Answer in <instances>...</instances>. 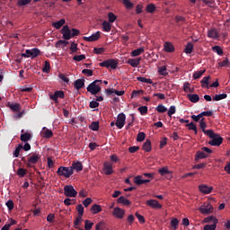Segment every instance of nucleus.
I'll use <instances>...</instances> for the list:
<instances>
[{"instance_id": "f257e3e1", "label": "nucleus", "mask_w": 230, "mask_h": 230, "mask_svg": "<svg viewBox=\"0 0 230 230\" xmlns=\"http://www.w3.org/2000/svg\"><path fill=\"white\" fill-rule=\"evenodd\" d=\"M61 34L65 40H70L73 37H78L80 35V31L78 29H69V26L65 25L61 30Z\"/></svg>"}, {"instance_id": "f03ea898", "label": "nucleus", "mask_w": 230, "mask_h": 230, "mask_svg": "<svg viewBox=\"0 0 230 230\" xmlns=\"http://www.w3.org/2000/svg\"><path fill=\"white\" fill-rule=\"evenodd\" d=\"M207 136L210 137V141L208 142V145L211 146H220L222 143H224V138L220 137V135L215 133V131H207Z\"/></svg>"}, {"instance_id": "7ed1b4c3", "label": "nucleus", "mask_w": 230, "mask_h": 230, "mask_svg": "<svg viewBox=\"0 0 230 230\" xmlns=\"http://www.w3.org/2000/svg\"><path fill=\"white\" fill-rule=\"evenodd\" d=\"M88 93L93 95L98 94L102 91V80H95L87 86Z\"/></svg>"}, {"instance_id": "20e7f679", "label": "nucleus", "mask_w": 230, "mask_h": 230, "mask_svg": "<svg viewBox=\"0 0 230 230\" xmlns=\"http://www.w3.org/2000/svg\"><path fill=\"white\" fill-rule=\"evenodd\" d=\"M57 173L60 177H66V179H69V177H71V175H73L74 172L71 167L60 166L58 169Z\"/></svg>"}, {"instance_id": "39448f33", "label": "nucleus", "mask_w": 230, "mask_h": 230, "mask_svg": "<svg viewBox=\"0 0 230 230\" xmlns=\"http://www.w3.org/2000/svg\"><path fill=\"white\" fill-rule=\"evenodd\" d=\"M100 67H107V69H116L118 67V60L110 58L99 63Z\"/></svg>"}, {"instance_id": "423d86ee", "label": "nucleus", "mask_w": 230, "mask_h": 230, "mask_svg": "<svg viewBox=\"0 0 230 230\" xmlns=\"http://www.w3.org/2000/svg\"><path fill=\"white\" fill-rule=\"evenodd\" d=\"M64 195L66 197L73 198L76 197L78 195V191L75 190V187L73 185H66L64 187Z\"/></svg>"}, {"instance_id": "0eeeda50", "label": "nucleus", "mask_w": 230, "mask_h": 230, "mask_svg": "<svg viewBox=\"0 0 230 230\" xmlns=\"http://www.w3.org/2000/svg\"><path fill=\"white\" fill-rule=\"evenodd\" d=\"M40 160V155L34 153L27 158V168H33V164H37Z\"/></svg>"}, {"instance_id": "6e6552de", "label": "nucleus", "mask_w": 230, "mask_h": 230, "mask_svg": "<svg viewBox=\"0 0 230 230\" xmlns=\"http://www.w3.org/2000/svg\"><path fill=\"white\" fill-rule=\"evenodd\" d=\"M126 120H127V116L125 115V113H119L117 116V121L115 123L116 127L118 128H122L123 127H125Z\"/></svg>"}, {"instance_id": "1a4fd4ad", "label": "nucleus", "mask_w": 230, "mask_h": 230, "mask_svg": "<svg viewBox=\"0 0 230 230\" xmlns=\"http://www.w3.org/2000/svg\"><path fill=\"white\" fill-rule=\"evenodd\" d=\"M49 98L55 102V103H58V98L64 100V98H66V94L64 93V91H56L54 94L49 95Z\"/></svg>"}, {"instance_id": "9d476101", "label": "nucleus", "mask_w": 230, "mask_h": 230, "mask_svg": "<svg viewBox=\"0 0 230 230\" xmlns=\"http://www.w3.org/2000/svg\"><path fill=\"white\" fill-rule=\"evenodd\" d=\"M146 206H149V208H152L153 209H161L163 208V205H161L160 202L155 199L147 200Z\"/></svg>"}, {"instance_id": "9b49d317", "label": "nucleus", "mask_w": 230, "mask_h": 230, "mask_svg": "<svg viewBox=\"0 0 230 230\" xmlns=\"http://www.w3.org/2000/svg\"><path fill=\"white\" fill-rule=\"evenodd\" d=\"M199 211L202 215H209L213 213V206H211V204L203 205L199 208Z\"/></svg>"}, {"instance_id": "f8f14e48", "label": "nucleus", "mask_w": 230, "mask_h": 230, "mask_svg": "<svg viewBox=\"0 0 230 230\" xmlns=\"http://www.w3.org/2000/svg\"><path fill=\"white\" fill-rule=\"evenodd\" d=\"M199 190L204 195H209L213 191V187H209L207 184L199 185Z\"/></svg>"}, {"instance_id": "ddd939ff", "label": "nucleus", "mask_w": 230, "mask_h": 230, "mask_svg": "<svg viewBox=\"0 0 230 230\" xmlns=\"http://www.w3.org/2000/svg\"><path fill=\"white\" fill-rule=\"evenodd\" d=\"M150 182V180L146 179V180H144L143 179V175H137L134 178V183L137 185V186H141L142 184H146Z\"/></svg>"}, {"instance_id": "4468645a", "label": "nucleus", "mask_w": 230, "mask_h": 230, "mask_svg": "<svg viewBox=\"0 0 230 230\" xmlns=\"http://www.w3.org/2000/svg\"><path fill=\"white\" fill-rule=\"evenodd\" d=\"M101 32L97 31L93 34H92L90 37H83L84 40H86V42H96L98 39H100Z\"/></svg>"}, {"instance_id": "2eb2a0df", "label": "nucleus", "mask_w": 230, "mask_h": 230, "mask_svg": "<svg viewBox=\"0 0 230 230\" xmlns=\"http://www.w3.org/2000/svg\"><path fill=\"white\" fill-rule=\"evenodd\" d=\"M113 217H116V218H123V217H125V209L116 207L113 209Z\"/></svg>"}, {"instance_id": "dca6fc26", "label": "nucleus", "mask_w": 230, "mask_h": 230, "mask_svg": "<svg viewBox=\"0 0 230 230\" xmlns=\"http://www.w3.org/2000/svg\"><path fill=\"white\" fill-rule=\"evenodd\" d=\"M104 173L105 175H112L113 173V170H112V164H111L110 162H105L104 164Z\"/></svg>"}, {"instance_id": "f3484780", "label": "nucleus", "mask_w": 230, "mask_h": 230, "mask_svg": "<svg viewBox=\"0 0 230 230\" xmlns=\"http://www.w3.org/2000/svg\"><path fill=\"white\" fill-rule=\"evenodd\" d=\"M26 53L27 55H29V58L31 57V58H36V57H39V55H40V50L37 48H34L32 49H27Z\"/></svg>"}, {"instance_id": "a211bd4d", "label": "nucleus", "mask_w": 230, "mask_h": 230, "mask_svg": "<svg viewBox=\"0 0 230 230\" xmlns=\"http://www.w3.org/2000/svg\"><path fill=\"white\" fill-rule=\"evenodd\" d=\"M74 87L77 90L80 91V89H84L85 87V79H77L74 83Z\"/></svg>"}, {"instance_id": "6ab92c4d", "label": "nucleus", "mask_w": 230, "mask_h": 230, "mask_svg": "<svg viewBox=\"0 0 230 230\" xmlns=\"http://www.w3.org/2000/svg\"><path fill=\"white\" fill-rule=\"evenodd\" d=\"M70 168L74 172H75H75H82V170H84V165L82 164V162H74L70 166Z\"/></svg>"}, {"instance_id": "aec40b11", "label": "nucleus", "mask_w": 230, "mask_h": 230, "mask_svg": "<svg viewBox=\"0 0 230 230\" xmlns=\"http://www.w3.org/2000/svg\"><path fill=\"white\" fill-rule=\"evenodd\" d=\"M164 49L166 51V53H173L175 51V47H173V44L170 41H165L164 44Z\"/></svg>"}, {"instance_id": "412c9836", "label": "nucleus", "mask_w": 230, "mask_h": 230, "mask_svg": "<svg viewBox=\"0 0 230 230\" xmlns=\"http://www.w3.org/2000/svg\"><path fill=\"white\" fill-rule=\"evenodd\" d=\"M204 119H205L204 118H202L200 119L199 127H200L202 132L205 133L206 136H208V132H213V129H206V128H208V124L206 123V121Z\"/></svg>"}, {"instance_id": "4be33fe9", "label": "nucleus", "mask_w": 230, "mask_h": 230, "mask_svg": "<svg viewBox=\"0 0 230 230\" xmlns=\"http://www.w3.org/2000/svg\"><path fill=\"white\" fill-rule=\"evenodd\" d=\"M141 58H129L128 60V64L129 66H131V67H137V66H139V64H141Z\"/></svg>"}, {"instance_id": "5701e85b", "label": "nucleus", "mask_w": 230, "mask_h": 230, "mask_svg": "<svg viewBox=\"0 0 230 230\" xmlns=\"http://www.w3.org/2000/svg\"><path fill=\"white\" fill-rule=\"evenodd\" d=\"M203 222L205 224H215L217 226L218 224V219L215 216H208L203 220Z\"/></svg>"}, {"instance_id": "b1692460", "label": "nucleus", "mask_w": 230, "mask_h": 230, "mask_svg": "<svg viewBox=\"0 0 230 230\" xmlns=\"http://www.w3.org/2000/svg\"><path fill=\"white\" fill-rule=\"evenodd\" d=\"M41 135L45 139H49L53 137V131L51 129H49L47 128H43V131L41 132Z\"/></svg>"}, {"instance_id": "393cba45", "label": "nucleus", "mask_w": 230, "mask_h": 230, "mask_svg": "<svg viewBox=\"0 0 230 230\" xmlns=\"http://www.w3.org/2000/svg\"><path fill=\"white\" fill-rule=\"evenodd\" d=\"M187 97L190 102H191V103H198V102L200 101V97L199 96V94L196 93H189L187 94Z\"/></svg>"}, {"instance_id": "a878e982", "label": "nucleus", "mask_w": 230, "mask_h": 230, "mask_svg": "<svg viewBox=\"0 0 230 230\" xmlns=\"http://www.w3.org/2000/svg\"><path fill=\"white\" fill-rule=\"evenodd\" d=\"M208 37H209V39H218L220 35L218 34V31L214 28L208 31Z\"/></svg>"}, {"instance_id": "bb28decb", "label": "nucleus", "mask_w": 230, "mask_h": 230, "mask_svg": "<svg viewBox=\"0 0 230 230\" xmlns=\"http://www.w3.org/2000/svg\"><path fill=\"white\" fill-rule=\"evenodd\" d=\"M142 148L145 152H152V141H150V139H146L143 144Z\"/></svg>"}, {"instance_id": "cd10ccee", "label": "nucleus", "mask_w": 230, "mask_h": 230, "mask_svg": "<svg viewBox=\"0 0 230 230\" xmlns=\"http://www.w3.org/2000/svg\"><path fill=\"white\" fill-rule=\"evenodd\" d=\"M68 40H66V39H64V40H58L57 41V43H56V48H58V49H64V48H66V46H67V44H69V41H67Z\"/></svg>"}, {"instance_id": "c85d7f7f", "label": "nucleus", "mask_w": 230, "mask_h": 230, "mask_svg": "<svg viewBox=\"0 0 230 230\" xmlns=\"http://www.w3.org/2000/svg\"><path fill=\"white\" fill-rule=\"evenodd\" d=\"M20 139L23 143H28V141H31V134H30L28 132L22 133L20 137Z\"/></svg>"}, {"instance_id": "c756f323", "label": "nucleus", "mask_w": 230, "mask_h": 230, "mask_svg": "<svg viewBox=\"0 0 230 230\" xmlns=\"http://www.w3.org/2000/svg\"><path fill=\"white\" fill-rule=\"evenodd\" d=\"M118 204H123V206H130L131 202L124 196L119 197L117 199Z\"/></svg>"}, {"instance_id": "7c9ffc66", "label": "nucleus", "mask_w": 230, "mask_h": 230, "mask_svg": "<svg viewBox=\"0 0 230 230\" xmlns=\"http://www.w3.org/2000/svg\"><path fill=\"white\" fill-rule=\"evenodd\" d=\"M142 53H145V47H140L131 51V57H139Z\"/></svg>"}, {"instance_id": "2f4dec72", "label": "nucleus", "mask_w": 230, "mask_h": 230, "mask_svg": "<svg viewBox=\"0 0 230 230\" xmlns=\"http://www.w3.org/2000/svg\"><path fill=\"white\" fill-rule=\"evenodd\" d=\"M208 158V154L204 151H198L195 155V161H199V159H206Z\"/></svg>"}, {"instance_id": "473e14b6", "label": "nucleus", "mask_w": 230, "mask_h": 230, "mask_svg": "<svg viewBox=\"0 0 230 230\" xmlns=\"http://www.w3.org/2000/svg\"><path fill=\"white\" fill-rule=\"evenodd\" d=\"M66 24V19H61L58 22L52 23V26L56 28V30H60Z\"/></svg>"}, {"instance_id": "72a5a7b5", "label": "nucleus", "mask_w": 230, "mask_h": 230, "mask_svg": "<svg viewBox=\"0 0 230 230\" xmlns=\"http://www.w3.org/2000/svg\"><path fill=\"white\" fill-rule=\"evenodd\" d=\"M91 211L93 215H98V213H102V206L98 205V204H94L92 208H91Z\"/></svg>"}, {"instance_id": "f704fd0d", "label": "nucleus", "mask_w": 230, "mask_h": 230, "mask_svg": "<svg viewBox=\"0 0 230 230\" xmlns=\"http://www.w3.org/2000/svg\"><path fill=\"white\" fill-rule=\"evenodd\" d=\"M89 128L91 130H93L94 132H97V130H100V122L98 121H93L91 125L89 126Z\"/></svg>"}, {"instance_id": "c9c22d12", "label": "nucleus", "mask_w": 230, "mask_h": 230, "mask_svg": "<svg viewBox=\"0 0 230 230\" xmlns=\"http://www.w3.org/2000/svg\"><path fill=\"white\" fill-rule=\"evenodd\" d=\"M158 73L162 76H168V70L166 69V66H162L158 67Z\"/></svg>"}, {"instance_id": "e433bc0d", "label": "nucleus", "mask_w": 230, "mask_h": 230, "mask_svg": "<svg viewBox=\"0 0 230 230\" xmlns=\"http://www.w3.org/2000/svg\"><path fill=\"white\" fill-rule=\"evenodd\" d=\"M211 76H205L203 77V79L201 80V87L203 88H209L208 85H209V80H210Z\"/></svg>"}, {"instance_id": "4c0bfd02", "label": "nucleus", "mask_w": 230, "mask_h": 230, "mask_svg": "<svg viewBox=\"0 0 230 230\" xmlns=\"http://www.w3.org/2000/svg\"><path fill=\"white\" fill-rule=\"evenodd\" d=\"M22 150V144H18L15 150L13 153V155L14 157H19Z\"/></svg>"}, {"instance_id": "58836bf2", "label": "nucleus", "mask_w": 230, "mask_h": 230, "mask_svg": "<svg viewBox=\"0 0 230 230\" xmlns=\"http://www.w3.org/2000/svg\"><path fill=\"white\" fill-rule=\"evenodd\" d=\"M227 98V93L216 94L213 97L214 102H220V100H226Z\"/></svg>"}, {"instance_id": "ea45409f", "label": "nucleus", "mask_w": 230, "mask_h": 230, "mask_svg": "<svg viewBox=\"0 0 230 230\" xmlns=\"http://www.w3.org/2000/svg\"><path fill=\"white\" fill-rule=\"evenodd\" d=\"M122 4L127 10H132V8H134V4L130 2V0H122Z\"/></svg>"}, {"instance_id": "a19ab883", "label": "nucleus", "mask_w": 230, "mask_h": 230, "mask_svg": "<svg viewBox=\"0 0 230 230\" xmlns=\"http://www.w3.org/2000/svg\"><path fill=\"white\" fill-rule=\"evenodd\" d=\"M184 51L187 55H190V53H193V43L189 42L186 45Z\"/></svg>"}, {"instance_id": "79ce46f5", "label": "nucleus", "mask_w": 230, "mask_h": 230, "mask_svg": "<svg viewBox=\"0 0 230 230\" xmlns=\"http://www.w3.org/2000/svg\"><path fill=\"white\" fill-rule=\"evenodd\" d=\"M9 107L14 112H21V104L19 103H12L9 105Z\"/></svg>"}, {"instance_id": "37998d69", "label": "nucleus", "mask_w": 230, "mask_h": 230, "mask_svg": "<svg viewBox=\"0 0 230 230\" xmlns=\"http://www.w3.org/2000/svg\"><path fill=\"white\" fill-rule=\"evenodd\" d=\"M43 73H49L51 71V65L49 61H45L42 68Z\"/></svg>"}, {"instance_id": "c03bdc74", "label": "nucleus", "mask_w": 230, "mask_h": 230, "mask_svg": "<svg viewBox=\"0 0 230 230\" xmlns=\"http://www.w3.org/2000/svg\"><path fill=\"white\" fill-rule=\"evenodd\" d=\"M137 80L138 82H142L143 84H154V81H152V79H148L146 77L139 76V77H137Z\"/></svg>"}, {"instance_id": "a18cd8bd", "label": "nucleus", "mask_w": 230, "mask_h": 230, "mask_svg": "<svg viewBox=\"0 0 230 230\" xmlns=\"http://www.w3.org/2000/svg\"><path fill=\"white\" fill-rule=\"evenodd\" d=\"M171 226L172 227L173 230H177L179 228V219L177 218H172L171 220Z\"/></svg>"}, {"instance_id": "49530a36", "label": "nucleus", "mask_w": 230, "mask_h": 230, "mask_svg": "<svg viewBox=\"0 0 230 230\" xmlns=\"http://www.w3.org/2000/svg\"><path fill=\"white\" fill-rule=\"evenodd\" d=\"M102 30H103V31H107V32L111 31V23H109V22H107V21H103L102 22Z\"/></svg>"}, {"instance_id": "de8ad7c7", "label": "nucleus", "mask_w": 230, "mask_h": 230, "mask_svg": "<svg viewBox=\"0 0 230 230\" xmlns=\"http://www.w3.org/2000/svg\"><path fill=\"white\" fill-rule=\"evenodd\" d=\"M82 217L83 216H77L74 221V227L75 229H78V226L82 224Z\"/></svg>"}, {"instance_id": "09e8293b", "label": "nucleus", "mask_w": 230, "mask_h": 230, "mask_svg": "<svg viewBox=\"0 0 230 230\" xmlns=\"http://www.w3.org/2000/svg\"><path fill=\"white\" fill-rule=\"evenodd\" d=\"M212 50L214 51V53H217V55H224V50L222 49V48H220V46L212 47Z\"/></svg>"}, {"instance_id": "8fccbe9b", "label": "nucleus", "mask_w": 230, "mask_h": 230, "mask_svg": "<svg viewBox=\"0 0 230 230\" xmlns=\"http://www.w3.org/2000/svg\"><path fill=\"white\" fill-rule=\"evenodd\" d=\"M145 137H146V134H145V132H139L137 136V141L141 143L145 141Z\"/></svg>"}, {"instance_id": "3c124183", "label": "nucleus", "mask_w": 230, "mask_h": 230, "mask_svg": "<svg viewBox=\"0 0 230 230\" xmlns=\"http://www.w3.org/2000/svg\"><path fill=\"white\" fill-rule=\"evenodd\" d=\"M206 73V70H200V71H196L193 74V78L194 80H199V78H200V76H202V75H204Z\"/></svg>"}, {"instance_id": "603ef678", "label": "nucleus", "mask_w": 230, "mask_h": 230, "mask_svg": "<svg viewBox=\"0 0 230 230\" xmlns=\"http://www.w3.org/2000/svg\"><path fill=\"white\" fill-rule=\"evenodd\" d=\"M138 112H140V114L142 116H145L146 114H148V107H146V106L138 107Z\"/></svg>"}, {"instance_id": "864d4df0", "label": "nucleus", "mask_w": 230, "mask_h": 230, "mask_svg": "<svg viewBox=\"0 0 230 230\" xmlns=\"http://www.w3.org/2000/svg\"><path fill=\"white\" fill-rule=\"evenodd\" d=\"M28 173V170L24 168H19L17 170V175L20 177H25V175Z\"/></svg>"}, {"instance_id": "5fc2aeb1", "label": "nucleus", "mask_w": 230, "mask_h": 230, "mask_svg": "<svg viewBox=\"0 0 230 230\" xmlns=\"http://www.w3.org/2000/svg\"><path fill=\"white\" fill-rule=\"evenodd\" d=\"M70 51L72 53H77L78 52V44L75 42H71L70 45Z\"/></svg>"}, {"instance_id": "6e6d98bb", "label": "nucleus", "mask_w": 230, "mask_h": 230, "mask_svg": "<svg viewBox=\"0 0 230 230\" xmlns=\"http://www.w3.org/2000/svg\"><path fill=\"white\" fill-rule=\"evenodd\" d=\"M146 12L148 13H154V12H155V4H149L146 6Z\"/></svg>"}, {"instance_id": "4d7b16f0", "label": "nucleus", "mask_w": 230, "mask_h": 230, "mask_svg": "<svg viewBox=\"0 0 230 230\" xmlns=\"http://www.w3.org/2000/svg\"><path fill=\"white\" fill-rule=\"evenodd\" d=\"M175 112H177V108H175V106H171L169 108V111H167V115L169 116V118H172V116H173Z\"/></svg>"}, {"instance_id": "13d9d810", "label": "nucleus", "mask_w": 230, "mask_h": 230, "mask_svg": "<svg viewBox=\"0 0 230 230\" xmlns=\"http://www.w3.org/2000/svg\"><path fill=\"white\" fill-rule=\"evenodd\" d=\"M73 60H75V62H82V60H85V55H75L74 56Z\"/></svg>"}, {"instance_id": "bf43d9fd", "label": "nucleus", "mask_w": 230, "mask_h": 230, "mask_svg": "<svg viewBox=\"0 0 230 230\" xmlns=\"http://www.w3.org/2000/svg\"><path fill=\"white\" fill-rule=\"evenodd\" d=\"M93 226H94V223L91 222L90 220H85V222H84V229L85 230L93 229Z\"/></svg>"}, {"instance_id": "052dcab7", "label": "nucleus", "mask_w": 230, "mask_h": 230, "mask_svg": "<svg viewBox=\"0 0 230 230\" xmlns=\"http://www.w3.org/2000/svg\"><path fill=\"white\" fill-rule=\"evenodd\" d=\"M156 111H157V112H160L161 114H163V113L166 112V111H168V109L166 107H164V105L159 104L156 107Z\"/></svg>"}, {"instance_id": "680f3d73", "label": "nucleus", "mask_w": 230, "mask_h": 230, "mask_svg": "<svg viewBox=\"0 0 230 230\" xmlns=\"http://www.w3.org/2000/svg\"><path fill=\"white\" fill-rule=\"evenodd\" d=\"M105 229H106L105 222L103 221L99 222L95 226V230H105Z\"/></svg>"}, {"instance_id": "e2e57ef3", "label": "nucleus", "mask_w": 230, "mask_h": 230, "mask_svg": "<svg viewBox=\"0 0 230 230\" xmlns=\"http://www.w3.org/2000/svg\"><path fill=\"white\" fill-rule=\"evenodd\" d=\"M108 19H109V22H116V19H118V16H116V14H114L113 13H108Z\"/></svg>"}, {"instance_id": "0e129e2a", "label": "nucleus", "mask_w": 230, "mask_h": 230, "mask_svg": "<svg viewBox=\"0 0 230 230\" xmlns=\"http://www.w3.org/2000/svg\"><path fill=\"white\" fill-rule=\"evenodd\" d=\"M76 210L78 213V217H84V206L82 204L77 205Z\"/></svg>"}, {"instance_id": "69168bd1", "label": "nucleus", "mask_w": 230, "mask_h": 230, "mask_svg": "<svg viewBox=\"0 0 230 230\" xmlns=\"http://www.w3.org/2000/svg\"><path fill=\"white\" fill-rule=\"evenodd\" d=\"M186 127H188L189 130H193L195 134H197V126L195 125V123L190 122L189 124H186Z\"/></svg>"}, {"instance_id": "338daca9", "label": "nucleus", "mask_w": 230, "mask_h": 230, "mask_svg": "<svg viewBox=\"0 0 230 230\" xmlns=\"http://www.w3.org/2000/svg\"><path fill=\"white\" fill-rule=\"evenodd\" d=\"M158 172L160 173V175H169V173H170L168 168H166V167H163V168L159 169Z\"/></svg>"}, {"instance_id": "774afa93", "label": "nucleus", "mask_w": 230, "mask_h": 230, "mask_svg": "<svg viewBox=\"0 0 230 230\" xmlns=\"http://www.w3.org/2000/svg\"><path fill=\"white\" fill-rule=\"evenodd\" d=\"M217 229V225L211 224V225H206L203 227V230H216Z\"/></svg>"}]
</instances>
